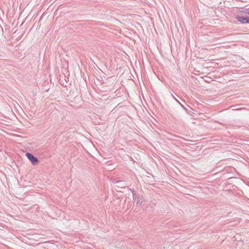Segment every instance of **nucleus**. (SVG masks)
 Masks as SVG:
<instances>
[{
    "label": "nucleus",
    "mask_w": 249,
    "mask_h": 249,
    "mask_svg": "<svg viewBox=\"0 0 249 249\" xmlns=\"http://www.w3.org/2000/svg\"><path fill=\"white\" fill-rule=\"evenodd\" d=\"M241 12L244 14L245 16H248V17H249V8H245L241 11Z\"/></svg>",
    "instance_id": "nucleus-3"
},
{
    "label": "nucleus",
    "mask_w": 249,
    "mask_h": 249,
    "mask_svg": "<svg viewBox=\"0 0 249 249\" xmlns=\"http://www.w3.org/2000/svg\"><path fill=\"white\" fill-rule=\"evenodd\" d=\"M176 101H177L178 103H179V102H178V100H177V99H176Z\"/></svg>",
    "instance_id": "nucleus-6"
},
{
    "label": "nucleus",
    "mask_w": 249,
    "mask_h": 249,
    "mask_svg": "<svg viewBox=\"0 0 249 249\" xmlns=\"http://www.w3.org/2000/svg\"><path fill=\"white\" fill-rule=\"evenodd\" d=\"M142 203V198L140 197H137V202H136L137 205H141Z\"/></svg>",
    "instance_id": "nucleus-4"
},
{
    "label": "nucleus",
    "mask_w": 249,
    "mask_h": 249,
    "mask_svg": "<svg viewBox=\"0 0 249 249\" xmlns=\"http://www.w3.org/2000/svg\"><path fill=\"white\" fill-rule=\"evenodd\" d=\"M26 155L27 158L30 160V161L33 164H36L38 162V159L36 157H35L32 154L30 153H27Z\"/></svg>",
    "instance_id": "nucleus-2"
},
{
    "label": "nucleus",
    "mask_w": 249,
    "mask_h": 249,
    "mask_svg": "<svg viewBox=\"0 0 249 249\" xmlns=\"http://www.w3.org/2000/svg\"><path fill=\"white\" fill-rule=\"evenodd\" d=\"M237 20L243 23H249V17L245 15L238 16Z\"/></svg>",
    "instance_id": "nucleus-1"
},
{
    "label": "nucleus",
    "mask_w": 249,
    "mask_h": 249,
    "mask_svg": "<svg viewBox=\"0 0 249 249\" xmlns=\"http://www.w3.org/2000/svg\"><path fill=\"white\" fill-rule=\"evenodd\" d=\"M137 197H137V195H135V194H133V199H135V200H136V199H137Z\"/></svg>",
    "instance_id": "nucleus-5"
}]
</instances>
